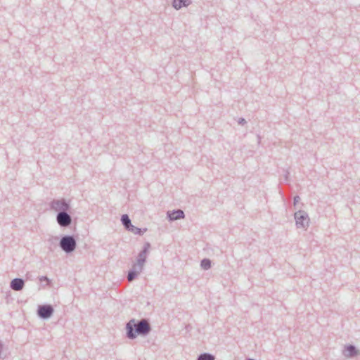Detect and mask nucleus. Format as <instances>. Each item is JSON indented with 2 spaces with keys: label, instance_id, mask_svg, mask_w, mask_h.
<instances>
[{
  "label": "nucleus",
  "instance_id": "1",
  "mask_svg": "<svg viewBox=\"0 0 360 360\" xmlns=\"http://www.w3.org/2000/svg\"><path fill=\"white\" fill-rule=\"evenodd\" d=\"M125 329L126 337L129 340H134L138 335L147 336L150 333L152 328L147 319L140 320L132 319L127 323Z\"/></svg>",
  "mask_w": 360,
  "mask_h": 360
},
{
  "label": "nucleus",
  "instance_id": "2",
  "mask_svg": "<svg viewBox=\"0 0 360 360\" xmlns=\"http://www.w3.org/2000/svg\"><path fill=\"white\" fill-rule=\"evenodd\" d=\"M59 247L66 254L72 253L77 248V240L74 235H64L59 242Z\"/></svg>",
  "mask_w": 360,
  "mask_h": 360
},
{
  "label": "nucleus",
  "instance_id": "3",
  "mask_svg": "<svg viewBox=\"0 0 360 360\" xmlns=\"http://www.w3.org/2000/svg\"><path fill=\"white\" fill-rule=\"evenodd\" d=\"M295 224L297 229H307L309 226V218L304 210H298L294 214Z\"/></svg>",
  "mask_w": 360,
  "mask_h": 360
},
{
  "label": "nucleus",
  "instance_id": "4",
  "mask_svg": "<svg viewBox=\"0 0 360 360\" xmlns=\"http://www.w3.org/2000/svg\"><path fill=\"white\" fill-rule=\"evenodd\" d=\"M54 312L53 307L49 304H40L37 309V314L42 320L50 319Z\"/></svg>",
  "mask_w": 360,
  "mask_h": 360
},
{
  "label": "nucleus",
  "instance_id": "5",
  "mask_svg": "<svg viewBox=\"0 0 360 360\" xmlns=\"http://www.w3.org/2000/svg\"><path fill=\"white\" fill-rule=\"evenodd\" d=\"M50 208L58 212H65L70 210V204L65 198L53 199L50 202Z\"/></svg>",
  "mask_w": 360,
  "mask_h": 360
},
{
  "label": "nucleus",
  "instance_id": "6",
  "mask_svg": "<svg viewBox=\"0 0 360 360\" xmlns=\"http://www.w3.org/2000/svg\"><path fill=\"white\" fill-rule=\"evenodd\" d=\"M69 211L58 212L56 214V221L60 227H69L72 222V217L68 213Z\"/></svg>",
  "mask_w": 360,
  "mask_h": 360
},
{
  "label": "nucleus",
  "instance_id": "7",
  "mask_svg": "<svg viewBox=\"0 0 360 360\" xmlns=\"http://www.w3.org/2000/svg\"><path fill=\"white\" fill-rule=\"evenodd\" d=\"M150 248V244L148 242L144 243L142 250L138 255L137 257V262L135 264L139 268H143V265L146 262L147 255L148 253L149 249Z\"/></svg>",
  "mask_w": 360,
  "mask_h": 360
},
{
  "label": "nucleus",
  "instance_id": "8",
  "mask_svg": "<svg viewBox=\"0 0 360 360\" xmlns=\"http://www.w3.org/2000/svg\"><path fill=\"white\" fill-rule=\"evenodd\" d=\"M167 217L170 221H176L178 219H184L185 214L183 210L180 209L174 210L172 211H168L167 213Z\"/></svg>",
  "mask_w": 360,
  "mask_h": 360
},
{
  "label": "nucleus",
  "instance_id": "9",
  "mask_svg": "<svg viewBox=\"0 0 360 360\" xmlns=\"http://www.w3.org/2000/svg\"><path fill=\"white\" fill-rule=\"evenodd\" d=\"M143 269V268L142 267H138L136 264H134L132 268L128 271L127 276V281L131 282L135 280L138 277L139 274L142 271Z\"/></svg>",
  "mask_w": 360,
  "mask_h": 360
},
{
  "label": "nucleus",
  "instance_id": "10",
  "mask_svg": "<svg viewBox=\"0 0 360 360\" xmlns=\"http://www.w3.org/2000/svg\"><path fill=\"white\" fill-rule=\"evenodd\" d=\"M25 286V281L21 278H15L10 283V288L15 291H20Z\"/></svg>",
  "mask_w": 360,
  "mask_h": 360
},
{
  "label": "nucleus",
  "instance_id": "11",
  "mask_svg": "<svg viewBox=\"0 0 360 360\" xmlns=\"http://www.w3.org/2000/svg\"><path fill=\"white\" fill-rule=\"evenodd\" d=\"M359 354V350L353 345H347L345 346L343 355L346 357H354Z\"/></svg>",
  "mask_w": 360,
  "mask_h": 360
},
{
  "label": "nucleus",
  "instance_id": "12",
  "mask_svg": "<svg viewBox=\"0 0 360 360\" xmlns=\"http://www.w3.org/2000/svg\"><path fill=\"white\" fill-rule=\"evenodd\" d=\"M191 0H173L172 6L176 10H179L183 7H187L191 4Z\"/></svg>",
  "mask_w": 360,
  "mask_h": 360
},
{
  "label": "nucleus",
  "instance_id": "13",
  "mask_svg": "<svg viewBox=\"0 0 360 360\" xmlns=\"http://www.w3.org/2000/svg\"><path fill=\"white\" fill-rule=\"evenodd\" d=\"M121 222L124 226V229L127 231L130 230L131 227L133 226L131 224V221L128 214H124L121 216Z\"/></svg>",
  "mask_w": 360,
  "mask_h": 360
},
{
  "label": "nucleus",
  "instance_id": "14",
  "mask_svg": "<svg viewBox=\"0 0 360 360\" xmlns=\"http://www.w3.org/2000/svg\"><path fill=\"white\" fill-rule=\"evenodd\" d=\"M200 266L204 270H208L212 266V261L208 258H204L200 261Z\"/></svg>",
  "mask_w": 360,
  "mask_h": 360
},
{
  "label": "nucleus",
  "instance_id": "15",
  "mask_svg": "<svg viewBox=\"0 0 360 360\" xmlns=\"http://www.w3.org/2000/svg\"><path fill=\"white\" fill-rule=\"evenodd\" d=\"M146 231V228L141 229L133 225L128 231L132 232L136 235L142 236Z\"/></svg>",
  "mask_w": 360,
  "mask_h": 360
},
{
  "label": "nucleus",
  "instance_id": "16",
  "mask_svg": "<svg viewBox=\"0 0 360 360\" xmlns=\"http://www.w3.org/2000/svg\"><path fill=\"white\" fill-rule=\"evenodd\" d=\"M215 357L210 353L204 352L200 354L197 360H214Z\"/></svg>",
  "mask_w": 360,
  "mask_h": 360
},
{
  "label": "nucleus",
  "instance_id": "17",
  "mask_svg": "<svg viewBox=\"0 0 360 360\" xmlns=\"http://www.w3.org/2000/svg\"><path fill=\"white\" fill-rule=\"evenodd\" d=\"M290 172L288 169L285 170V174H284V181L286 184H288L290 181Z\"/></svg>",
  "mask_w": 360,
  "mask_h": 360
},
{
  "label": "nucleus",
  "instance_id": "18",
  "mask_svg": "<svg viewBox=\"0 0 360 360\" xmlns=\"http://www.w3.org/2000/svg\"><path fill=\"white\" fill-rule=\"evenodd\" d=\"M300 198L299 195L294 196V198H293L294 206H296V205L300 202Z\"/></svg>",
  "mask_w": 360,
  "mask_h": 360
},
{
  "label": "nucleus",
  "instance_id": "19",
  "mask_svg": "<svg viewBox=\"0 0 360 360\" xmlns=\"http://www.w3.org/2000/svg\"><path fill=\"white\" fill-rule=\"evenodd\" d=\"M238 123L239 124H241V125H244L245 124L247 123L245 119H244L243 117H240L238 120Z\"/></svg>",
  "mask_w": 360,
  "mask_h": 360
},
{
  "label": "nucleus",
  "instance_id": "20",
  "mask_svg": "<svg viewBox=\"0 0 360 360\" xmlns=\"http://www.w3.org/2000/svg\"><path fill=\"white\" fill-rule=\"evenodd\" d=\"M39 281H46L49 283L51 282L50 280L49 279V278L46 276H40L39 277Z\"/></svg>",
  "mask_w": 360,
  "mask_h": 360
},
{
  "label": "nucleus",
  "instance_id": "21",
  "mask_svg": "<svg viewBox=\"0 0 360 360\" xmlns=\"http://www.w3.org/2000/svg\"><path fill=\"white\" fill-rule=\"evenodd\" d=\"M245 360H256V359L248 357V358H246Z\"/></svg>",
  "mask_w": 360,
  "mask_h": 360
}]
</instances>
